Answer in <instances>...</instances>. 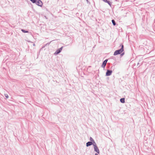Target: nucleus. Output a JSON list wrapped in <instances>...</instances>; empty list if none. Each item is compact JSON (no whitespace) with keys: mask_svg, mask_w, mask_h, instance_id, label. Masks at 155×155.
Masks as SVG:
<instances>
[{"mask_svg":"<svg viewBox=\"0 0 155 155\" xmlns=\"http://www.w3.org/2000/svg\"><path fill=\"white\" fill-rule=\"evenodd\" d=\"M124 51V46L123 45H122L121 48L118 50H116L114 53V55H116L118 54H120Z\"/></svg>","mask_w":155,"mask_h":155,"instance_id":"nucleus-1","label":"nucleus"},{"mask_svg":"<svg viewBox=\"0 0 155 155\" xmlns=\"http://www.w3.org/2000/svg\"><path fill=\"white\" fill-rule=\"evenodd\" d=\"M35 3H36V4L37 5H38L40 7H42V6L43 5V3H42L41 1V0H36V2Z\"/></svg>","mask_w":155,"mask_h":155,"instance_id":"nucleus-2","label":"nucleus"},{"mask_svg":"<svg viewBox=\"0 0 155 155\" xmlns=\"http://www.w3.org/2000/svg\"><path fill=\"white\" fill-rule=\"evenodd\" d=\"M94 150L97 153H99L100 152L99 150L95 143L94 144Z\"/></svg>","mask_w":155,"mask_h":155,"instance_id":"nucleus-3","label":"nucleus"},{"mask_svg":"<svg viewBox=\"0 0 155 155\" xmlns=\"http://www.w3.org/2000/svg\"><path fill=\"white\" fill-rule=\"evenodd\" d=\"M112 73V71L108 70L106 73V76H108L111 75Z\"/></svg>","mask_w":155,"mask_h":155,"instance_id":"nucleus-4","label":"nucleus"},{"mask_svg":"<svg viewBox=\"0 0 155 155\" xmlns=\"http://www.w3.org/2000/svg\"><path fill=\"white\" fill-rule=\"evenodd\" d=\"M107 60H105L103 62L102 65V67L103 68H104L107 62Z\"/></svg>","mask_w":155,"mask_h":155,"instance_id":"nucleus-5","label":"nucleus"},{"mask_svg":"<svg viewBox=\"0 0 155 155\" xmlns=\"http://www.w3.org/2000/svg\"><path fill=\"white\" fill-rule=\"evenodd\" d=\"M92 144V143L91 142H88L86 143V146L87 147L91 145Z\"/></svg>","mask_w":155,"mask_h":155,"instance_id":"nucleus-6","label":"nucleus"},{"mask_svg":"<svg viewBox=\"0 0 155 155\" xmlns=\"http://www.w3.org/2000/svg\"><path fill=\"white\" fill-rule=\"evenodd\" d=\"M62 47L61 48H60L58 50H57L56 51V53L58 54L61 51L62 49Z\"/></svg>","mask_w":155,"mask_h":155,"instance_id":"nucleus-7","label":"nucleus"},{"mask_svg":"<svg viewBox=\"0 0 155 155\" xmlns=\"http://www.w3.org/2000/svg\"><path fill=\"white\" fill-rule=\"evenodd\" d=\"M120 101L122 103H124L125 102V99L124 98H121L120 99Z\"/></svg>","mask_w":155,"mask_h":155,"instance_id":"nucleus-8","label":"nucleus"},{"mask_svg":"<svg viewBox=\"0 0 155 155\" xmlns=\"http://www.w3.org/2000/svg\"><path fill=\"white\" fill-rule=\"evenodd\" d=\"M112 23L113 24V25H116V23H115V21L114 20H112Z\"/></svg>","mask_w":155,"mask_h":155,"instance_id":"nucleus-9","label":"nucleus"},{"mask_svg":"<svg viewBox=\"0 0 155 155\" xmlns=\"http://www.w3.org/2000/svg\"><path fill=\"white\" fill-rule=\"evenodd\" d=\"M32 3H35L36 2V0H30Z\"/></svg>","mask_w":155,"mask_h":155,"instance_id":"nucleus-10","label":"nucleus"},{"mask_svg":"<svg viewBox=\"0 0 155 155\" xmlns=\"http://www.w3.org/2000/svg\"><path fill=\"white\" fill-rule=\"evenodd\" d=\"M5 95L6 98H8V96L7 94H5Z\"/></svg>","mask_w":155,"mask_h":155,"instance_id":"nucleus-11","label":"nucleus"},{"mask_svg":"<svg viewBox=\"0 0 155 155\" xmlns=\"http://www.w3.org/2000/svg\"><path fill=\"white\" fill-rule=\"evenodd\" d=\"M21 31L23 32H25V33H26V32H28V31H25V30H23V29H22L21 30Z\"/></svg>","mask_w":155,"mask_h":155,"instance_id":"nucleus-12","label":"nucleus"},{"mask_svg":"<svg viewBox=\"0 0 155 155\" xmlns=\"http://www.w3.org/2000/svg\"><path fill=\"white\" fill-rule=\"evenodd\" d=\"M104 2H109V1H107V0H103Z\"/></svg>","mask_w":155,"mask_h":155,"instance_id":"nucleus-13","label":"nucleus"},{"mask_svg":"<svg viewBox=\"0 0 155 155\" xmlns=\"http://www.w3.org/2000/svg\"><path fill=\"white\" fill-rule=\"evenodd\" d=\"M90 140L91 141H94L93 139L91 137H90Z\"/></svg>","mask_w":155,"mask_h":155,"instance_id":"nucleus-14","label":"nucleus"},{"mask_svg":"<svg viewBox=\"0 0 155 155\" xmlns=\"http://www.w3.org/2000/svg\"><path fill=\"white\" fill-rule=\"evenodd\" d=\"M95 155H98V154H97L96 153L95 154Z\"/></svg>","mask_w":155,"mask_h":155,"instance_id":"nucleus-15","label":"nucleus"},{"mask_svg":"<svg viewBox=\"0 0 155 155\" xmlns=\"http://www.w3.org/2000/svg\"><path fill=\"white\" fill-rule=\"evenodd\" d=\"M109 4H110V2H107Z\"/></svg>","mask_w":155,"mask_h":155,"instance_id":"nucleus-16","label":"nucleus"}]
</instances>
